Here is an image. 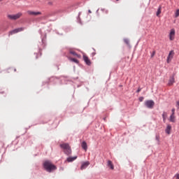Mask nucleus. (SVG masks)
<instances>
[{
  "label": "nucleus",
  "mask_w": 179,
  "mask_h": 179,
  "mask_svg": "<svg viewBox=\"0 0 179 179\" xmlns=\"http://www.w3.org/2000/svg\"><path fill=\"white\" fill-rule=\"evenodd\" d=\"M43 167L48 173H51L54 170H57V166L54 165L50 161H45L43 163Z\"/></svg>",
  "instance_id": "1"
},
{
  "label": "nucleus",
  "mask_w": 179,
  "mask_h": 179,
  "mask_svg": "<svg viewBox=\"0 0 179 179\" xmlns=\"http://www.w3.org/2000/svg\"><path fill=\"white\" fill-rule=\"evenodd\" d=\"M60 148L63 150L65 155H69L72 153V149L68 143L60 144Z\"/></svg>",
  "instance_id": "2"
},
{
  "label": "nucleus",
  "mask_w": 179,
  "mask_h": 179,
  "mask_svg": "<svg viewBox=\"0 0 179 179\" xmlns=\"http://www.w3.org/2000/svg\"><path fill=\"white\" fill-rule=\"evenodd\" d=\"M22 15V13H18L15 15H8V17L10 20H17V19H20Z\"/></svg>",
  "instance_id": "3"
},
{
  "label": "nucleus",
  "mask_w": 179,
  "mask_h": 179,
  "mask_svg": "<svg viewBox=\"0 0 179 179\" xmlns=\"http://www.w3.org/2000/svg\"><path fill=\"white\" fill-rule=\"evenodd\" d=\"M169 37L170 41H173L174 38H176V29H171L170 30Z\"/></svg>",
  "instance_id": "4"
},
{
  "label": "nucleus",
  "mask_w": 179,
  "mask_h": 179,
  "mask_svg": "<svg viewBox=\"0 0 179 179\" xmlns=\"http://www.w3.org/2000/svg\"><path fill=\"white\" fill-rule=\"evenodd\" d=\"M145 105L148 108H153V107H155V101L152 100L146 101Z\"/></svg>",
  "instance_id": "5"
},
{
  "label": "nucleus",
  "mask_w": 179,
  "mask_h": 179,
  "mask_svg": "<svg viewBox=\"0 0 179 179\" xmlns=\"http://www.w3.org/2000/svg\"><path fill=\"white\" fill-rule=\"evenodd\" d=\"M23 30H24V28L23 27L15 29L14 30L10 31L8 34V36L16 34V33H20V31H23Z\"/></svg>",
  "instance_id": "6"
},
{
  "label": "nucleus",
  "mask_w": 179,
  "mask_h": 179,
  "mask_svg": "<svg viewBox=\"0 0 179 179\" xmlns=\"http://www.w3.org/2000/svg\"><path fill=\"white\" fill-rule=\"evenodd\" d=\"M27 13L28 15H30L31 16H38V15H41V12L40 11L36 12V11L28 10Z\"/></svg>",
  "instance_id": "7"
},
{
  "label": "nucleus",
  "mask_w": 179,
  "mask_h": 179,
  "mask_svg": "<svg viewBox=\"0 0 179 179\" xmlns=\"http://www.w3.org/2000/svg\"><path fill=\"white\" fill-rule=\"evenodd\" d=\"M174 57V50H171L167 57L168 64L171 62L172 58Z\"/></svg>",
  "instance_id": "8"
},
{
  "label": "nucleus",
  "mask_w": 179,
  "mask_h": 179,
  "mask_svg": "<svg viewBox=\"0 0 179 179\" xmlns=\"http://www.w3.org/2000/svg\"><path fill=\"white\" fill-rule=\"evenodd\" d=\"M176 83V80L174 78V76L170 77L169 83H168V85L169 86H173V85H174V83Z\"/></svg>",
  "instance_id": "9"
},
{
  "label": "nucleus",
  "mask_w": 179,
  "mask_h": 179,
  "mask_svg": "<svg viewBox=\"0 0 179 179\" xmlns=\"http://www.w3.org/2000/svg\"><path fill=\"white\" fill-rule=\"evenodd\" d=\"M107 167H108L110 170H114V164H113V162L111 160L107 161Z\"/></svg>",
  "instance_id": "10"
},
{
  "label": "nucleus",
  "mask_w": 179,
  "mask_h": 179,
  "mask_svg": "<svg viewBox=\"0 0 179 179\" xmlns=\"http://www.w3.org/2000/svg\"><path fill=\"white\" fill-rule=\"evenodd\" d=\"M165 132L168 135H170V134H171V125L167 124L166 128L165 129Z\"/></svg>",
  "instance_id": "11"
},
{
  "label": "nucleus",
  "mask_w": 179,
  "mask_h": 179,
  "mask_svg": "<svg viewBox=\"0 0 179 179\" xmlns=\"http://www.w3.org/2000/svg\"><path fill=\"white\" fill-rule=\"evenodd\" d=\"M90 164V162H85L84 163H83V164L81 165L80 167V170H85V169H86L87 167V166H89Z\"/></svg>",
  "instance_id": "12"
},
{
  "label": "nucleus",
  "mask_w": 179,
  "mask_h": 179,
  "mask_svg": "<svg viewBox=\"0 0 179 179\" xmlns=\"http://www.w3.org/2000/svg\"><path fill=\"white\" fill-rule=\"evenodd\" d=\"M69 52H70V54H71L72 55H74V57H77V58H80V55H78V53H76V52L73 51V50L70 49V50H69Z\"/></svg>",
  "instance_id": "13"
},
{
  "label": "nucleus",
  "mask_w": 179,
  "mask_h": 179,
  "mask_svg": "<svg viewBox=\"0 0 179 179\" xmlns=\"http://www.w3.org/2000/svg\"><path fill=\"white\" fill-rule=\"evenodd\" d=\"M78 159V157H69L67 158L66 161L68 162V163H71L75 160H76Z\"/></svg>",
  "instance_id": "14"
},
{
  "label": "nucleus",
  "mask_w": 179,
  "mask_h": 179,
  "mask_svg": "<svg viewBox=\"0 0 179 179\" xmlns=\"http://www.w3.org/2000/svg\"><path fill=\"white\" fill-rule=\"evenodd\" d=\"M83 59H84L85 62L87 64V65H90V64H92L90 62V59H89V57H87V56L84 55L83 56Z\"/></svg>",
  "instance_id": "15"
},
{
  "label": "nucleus",
  "mask_w": 179,
  "mask_h": 179,
  "mask_svg": "<svg viewBox=\"0 0 179 179\" xmlns=\"http://www.w3.org/2000/svg\"><path fill=\"white\" fill-rule=\"evenodd\" d=\"M81 146H82L83 149H84V150H85V152L87 150V143H86V141H83L81 144Z\"/></svg>",
  "instance_id": "16"
},
{
  "label": "nucleus",
  "mask_w": 179,
  "mask_h": 179,
  "mask_svg": "<svg viewBox=\"0 0 179 179\" xmlns=\"http://www.w3.org/2000/svg\"><path fill=\"white\" fill-rule=\"evenodd\" d=\"M169 121H170V122H176V115H171V116L169 117Z\"/></svg>",
  "instance_id": "17"
},
{
  "label": "nucleus",
  "mask_w": 179,
  "mask_h": 179,
  "mask_svg": "<svg viewBox=\"0 0 179 179\" xmlns=\"http://www.w3.org/2000/svg\"><path fill=\"white\" fill-rule=\"evenodd\" d=\"M162 118H163L164 122H166V120H167V112H163Z\"/></svg>",
  "instance_id": "18"
},
{
  "label": "nucleus",
  "mask_w": 179,
  "mask_h": 179,
  "mask_svg": "<svg viewBox=\"0 0 179 179\" xmlns=\"http://www.w3.org/2000/svg\"><path fill=\"white\" fill-rule=\"evenodd\" d=\"M160 13H162V6H159L158 8V10L157 11V16L159 17V16H160Z\"/></svg>",
  "instance_id": "19"
},
{
  "label": "nucleus",
  "mask_w": 179,
  "mask_h": 179,
  "mask_svg": "<svg viewBox=\"0 0 179 179\" xmlns=\"http://www.w3.org/2000/svg\"><path fill=\"white\" fill-rule=\"evenodd\" d=\"M69 59L70 61H72V62H75L76 64H78L79 62V61H78V59H75V58H72V57H69Z\"/></svg>",
  "instance_id": "20"
},
{
  "label": "nucleus",
  "mask_w": 179,
  "mask_h": 179,
  "mask_svg": "<svg viewBox=\"0 0 179 179\" xmlns=\"http://www.w3.org/2000/svg\"><path fill=\"white\" fill-rule=\"evenodd\" d=\"M156 141L158 142V144L160 143V136L157 135L155 137Z\"/></svg>",
  "instance_id": "21"
},
{
  "label": "nucleus",
  "mask_w": 179,
  "mask_h": 179,
  "mask_svg": "<svg viewBox=\"0 0 179 179\" xmlns=\"http://www.w3.org/2000/svg\"><path fill=\"white\" fill-rule=\"evenodd\" d=\"M178 16H179V9H178L175 13V17H178Z\"/></svg>",
  "instance_id": "22"
},
{
  "label": "nucleus",
  "mask_w": 179,
  "mask_h": 179,
  "mask_svg": "<svg viewBox=\"0 0 179 179\" xmlns=\"http://www.w3.org/2000/svg\"><path fill=\"white\" fill-rule=\"evenodd\" d=\"M124 42L127 45H129V41L128 39H124Z\"/></svg>",
  "instance_id": "23"
},
{
  "label": "nucleus",
  "mask_w": 179,
  "mask_h": 179,
  "mask_svg": "<svg viewBox=\"0 0 179 179\" xmlns=\"http://www.w3.org/2000/svg\"><path fill=\"white\" fill-rule=\"evenodd\" d=\"M155 55H156V52L153 51L152 55H151V58H153V57H155Z\"/></svg>",
  "instance_id": "24"
},
{
  "label": "nucleus",
  "mask_w": 179,
  "mask_h": 179,
  "mask_svg": "<svg viewBox=\"0 0 179 179\" xmlns=\"http://www.w3.org/2000/svg\"><path fill=\"white\" fill-rule=\"evenodd\" d=\"M171 111H172V115H174V114H176V109L175 108H173L172 110H171Z\"/></svg>",
  "instance_id": "25"
},
{
  "label": "nucleus",
  "mask_w": 179,
  "mask_h": 179,
  "mask_svg": "<svg viewBox=\"0 0 179 179\" xmlns=\"http://www.w3.org/2000/svg\"><path fill=\"white\" fill-rule=\"evenodd\" d=\"M141 90H142V88L138 87V89L136 91V93H139L141 92Z\"/></svg>",
  "instance_id": "26"
},
{
  "label": "nucleus",
  "mask_w": 179,
  "mask_h": 179,
  "mask_svg": "<svg viewBox=\"0 0 179 179\" xmlns=\"http://www.w3.org/2000/svg\"><path fill=\"white\" fill-rule=\"evenodd\" d=\"M139 101H143V96H141L139 98Z\"/></svg>",
  "instance_id": "27"
},
{
  "label": "nucleus",
  "mask_w": 179,
  "mask_h": 179,
  "mask_svg": "<svg viewBox=\"0 0 179 179\" xmlns=\"http://www.w3.org/2000/svg\"><path fill=\"white\" fill-rule=\"evenodd\" d=\"M175 177H176V179H179V173H177V174L175 176Z\"/></svg>",
  "instance_id": "28"
},
{
  "label": "nucleus",
  "mask_w": 179,
  "mask_h": 179,
  "mask_svg": "<svg viewBox=\"0 0 179 179\" xmlns=\"http://www.w3.org/2000/svg\"><path fill=\"white\" fill-rule=\"evenodd\" d=\"M176 106H178L179 107V101H178L176 102Z\"/></svg>",
  "instance_id": "29"
},
{
  "label": "nucleus",
  "mask_w": 179,
  "mask_h": 179,
  "mask_svg": "<svg viewBox=\"0 0 179 179\" xmlns=\"http://www.w3.org/2000/svg\"><path fill=\"white\" fill-rule=\"evenodd\" d=\"M89 13H92V10H88Z\"/></svg>",
  "instance_id": "30"
},
{
  "label": "nucleus",
  "mask_w": 179,
  "mask_h": 179,
  "mask_svg": "<svg viewBox=\"0 0 179 179\" xmlns=\"http://www.w3.org/2000/svg\"><path fill=\"white\" fill-rule=\"evenodd\" d=\"M15 72H16V69H14Z\"/></svg>",
  "instance_id": "31"
},
{
  "label": "nucleus",
  "mask_w": 179,
  "mask_h": 179,
  "mask_svg": "<svg viewBox=\"0 0 179 179\" xmlns=\"http://www.w3.org/2000/svg\"><path fill=\"white\" fill-rule=\"evenodd\" d=\"M2 0H0V2Z\"/></svg>",
  "instance_id": "32"
},
{
  "label": "nucleus",
  "mask_w": 179,
  "mask_h": 179,
  "mask_svg": "<svg viewBox=\"0 0 179 179\" xmlns=\"http://www.w3.org/2000/svg\"><path fill=\"white\" fill-rule=\"evenodd\" d=\"M116 1H119V0H116Z\"/></svg>",
  "instance_id": "33"
}]
</instances>
